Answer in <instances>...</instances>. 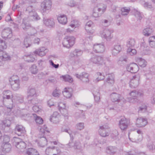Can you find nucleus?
I'll use <instances>...</instances> for the list:
<instances>
[{
	"label": "nucleus",
	"mask_w": 155,
	"mask_h": 155,
	"mask_svg": "<svg viewBox=\"0 0 155 155\" xmlns=\"http://www.w3.org/2000/svg\"><path fill=\"white\" fill-rule=\"evenodd\" d=\"M3 102L7 108L10 110L14 107L13 99L14 96L12 92L9 90L5 91L3 92Z\"/></svg>",
	"instance_id": "nucleus-1"
},
{
	"label": "nucleus",
	"mask_w": 155,
	"mask_h": 155,
	"mask_svg": "<svg viewBox=\"0 0 155 155\" xmlns=\"http://www.w3.org/2000/svg\"><path fill=\"white\" fill-rule=\"evenodd\" d=\"M114 30L110 28H105L100 31V34L102 38L107 41H110L113 37V33Z\"/></svg>",
	"instance_id": "nucleus-2"
},
{
	"label": "nucleus",
	"mask_w": 155,
	"mask_h": 155,
	"mask_svg": "<svg viewBox=\"0 0 155 155\" xmlns=\"http://www.w3.org/2000/svg\"><path fill=\"white\" fill-rule=\"evenodd\" d=\"M21 27L25 31L30 30V33L31 35H34L37 33L36 30L34 28L32 27L31 25L27 21L26 19H23L22 23L21 25Z\"/></svg>",
	"instance_id": "nucleus-3"
},
{
	"label": "nucleus",
	"mask_w": 155,
	"mask_h": 155,
	"mask_svg": "<svg viewBox=\"0 0 155 155\" xmlns=\"http://www.w3.org/2000/svg\"><path fill=\"white\" fill-rule=\"evenodd\" d=\"M90 62L97 65H105L106 64L105 61L103 57L96 55L92 57L90 59Z\"/></svg>",
	"instance_id": "nucleus-4"
},
{
	"label": "nucleus",
	"mask_w": 155,
	"mask_h": 155,
	"mask_svg": "<svg viewBox=\"0 0 155 155\" xmlns=\"http://www.w3.org/2000/svg\"><path fill=\"white\" fill-rule=\"evenodd\" d=\"M52 2L50 0H45L41 4V9L42 12L46 13L51 10Z\"/></svg>",
	"instance_id": "nucleus-5"
},
{
	"label": "nucleus",
	"mask_w": 155,
	"mask_h": 155,
	"mask_svg": "<svg viewBox=\"0 0 155 155\" xmlns=\"http://www.w3.org/2000/svg\"><path fill=\"white\" fill-rule=\"evenodd\" d=\"M75 39L73 36H66L63 40L62 42L63 45L64 47L69 48L74 44Z\"/></svg>",
	"instance_id": "nucleus-6"
},
{
	"label": "nucleus",
	"mask_w": 155,
	"mask_h": 155,
	"mask_svg": "<svg viewBox=\"0 0 155 155\" xmlns=\"http://www.w3.org/2000/svg\"><path fill=\"white\" fill-rule=\"evenodd\" d=\"M13 140L14 141V144H15L16 147L20 150H21L26 148V144L25 143L22 141L20 138L17 137H14Z\"/></svg>",
	"instance_id": "nucleus-7"
},
{
	"label": "nucleus",
	"mask_w": 155,
	"mask_h": 155,
	"mask_svg": "<svg viewBox=\"0 0 155 155\" xmlns=\"http://www.w3.org/2000/svg\"><path fill=\"white\" fill-rule=\"evenodd\" d=\"M140 78V76L139 74L133 76L129 83V85L130 87L135 88L138 86Z\"/></svg>",
	"instance_id": "nucleus-8"
},
{
	"label": "nucleus",
	"mask_w": 155,
	"mask_h": 155,
	"mask_svg": "<svg viewBox=\"0 0 155 155\" xmlns=\"http://www.w3.org/2000/svg\"><path fill=\"white\" fill-rule=\"evenodd\" d=\"M130 124L129 120L124 117H122L119 121V126L122 130H126Z\"/></svg>",
	"instance_id": "nucleus-9"
},
{
	"label": "nucleus",
	"mask_w": 155,
	"mask_h": 155,
	"mask_svg": "<svg viewBox=\"0 0 155 155\" xmlns=\"http://www.w3.org/2000/svg\"><path fill=\"white\" fill-rule=\"evenodd\" d=\"M108 126L104 124L99 127L98 132L101 136L103 137L108 136L109 135V131H108Z\"/></svg>",
	"instance_id": "nucleus-10"
},
{
	"label": "nucleus",
	"mask_w": 155,
	"mask_h": 155,
	"mask_svg": "<svg viewBox=\"0 0 155 155\" xmlns=\"http://www.w3.org/2000/svg\"><path fill=\"white\" fill-rule=\"evenodd\" d=\"M26 11L28 13L30 16L33 17L34 20H38L40 19V18L35 12V9L32 6H29L28 7Z\"/></svg>",
	"instance_id": "nucleus-11"
},
{
	"label": "nucleus",
	"mask_w": 155,
	"mask_h": 155,
	"mask_svg": "<svg viewBox=\"0 0 155 155\" xmlns=\"http://www.w3.org/2000/svg\"><path fill=\"white\" fill-rule=\"evenodd\" d=\"M130 95L131 96L130 102H134V100L136 101L137 97H142L143 95V93L142 92L137 91L135 90L131 91L130 93Z\"/></svg>",
	"instance_id": "nucleus-12"
},
{
	"label": "nucleus",
	"mask_w": 155,
	"mask_h": 155,
	"mask_svg": "<svg viewBox=\"0 0 155 155\" xmlns=\"http://www.w3.org/2000/svg\"><path fill=\"white\" fill-rule=\"evenodd\" d=\"M106 8V6H104L102 8L95 7L93 10V15L95 18L98 17L103 14Z\"/></svg>",
	"instance_id": "nucleus-13"
},
{
	"label": "nucleus",
	"mask_w": 155,
	"mask_h": 155,
	"mask_svg": "<svg viewBox=\"0 0 155 155\" xmlns=\"http://www.w3.org/2000/svg\"><path fill=\"white\" fill-rule=\"evenodd\" d=\"M75 75L77 78L79 79L83 82L87 83L89 81L88 78L89 74L88 73L83 72L81 74H76Z\"/></svg>",
	"instance_id": "nucleus-14"
},
{
	"label": "nucleus",
	"mask_w": 155,
	"mask_h": 155,
	"mask_svg": "<svg viewBox=\"0 0 155 155\" xmlns=\"http://www.w3.org/2000/svg\"><path fill=\"white\" fill-rule=\"evenodd\" d=\"M2 37L4 39L10 38L12 36V32L11 29L9 28L3 30L2 32Z\"/></svg>",
	"instance_id": "nucleus-15"
},
{
	"label": "nucleus",
	"mask_w": 155,
	"mask_h": 155,
	"mask_svg": "<svg viewBox=\"0 0 155 155\" xmlns=\"http://www.w3.org/2000/svg\"><path fill=\"white\" fill-rule=\"evenodd\" d=\"M127 69L131 73H136L139 70V68L136 64L132 63L127 66Z\"/></svg>",
	"instance_id": "nucleus-16"
},
{
	"label": "nucleus",
	"mask_w": 155,
	"mask_h": 155,
	"mask_svg": "<svg viewBox=\"0 0 155 155\" xmlns=\"http://www.w3.org/2000/svg\"><path fill=\"white\" fill-rule=\"evenodd\" d=\"M44 24L47 27L49 28H54L55 25L54 20L53 18H45L43 20Z\"/></svg>",
	"instance_id": "nucleus-17"
},
{
	"label": "nucleus",
	"mask_w": 155,
	"mask_h": 155,
	"mask_svg": "<svg viewBox=\"0 0 155 155\" xmlns=\"http://www.w3.org/2000/svg\"><path fill=\"white\" fill-rule=\"evenodd\" d=\"M104 46L102 44H94L93 46L94 51L97 53H101L104 51Z\"/></svg>",
	"instance_id": "nucleus-18"
},
{
	"label": "nucleus",
	"mask_w": 155,
	"mask_h": 155,
	"mask_svg": "<svg viewBox=\"0 0 155 155\" xmlns=\"http://www.w3.org/2000/svg\"><path fill=\"white\" fill-rule=\"evenodd\" d=\"M147 124V120L146 118L140 117L137 118L136 121V125L138 127H143Z\"/></svg>",
	"instance_id": "nucleus-19"
},
{
	"label": "nucleus",
	"mask_w": 155,
	"mask_h": 155,
	"mask_svg": "<svg viewBox=\"0 0 155 155\" xmlns=\"http://www.w3.org/2000/svg\"><path fill=\"white\" fill-rule=\"evenodd\" d=\"M60 115L57 112H54L51 116L50 120L51 122L55 124L58 123L59 122Z\"/></svg>",
	"instance_id": "nucleus-20"
},
{
	"label": "nucleus",
	"mask_w": 155,
	"mask_h": 155,
	"mask_svg": "<svg viewBox=\"0 0 155 155\" xmlns=\"http://www.w3.org/2000/svg\"><path fill=\"white\" fill-rule=\"evenodd\" d=\"M59 109L61 113L64 116H67V110L66 109L65 104L64 103H60L58 105Z\"/></svg>",
	"instance_id": "nucleus-21"
},
{
	"label": "nucleus",
	"mask_w": 155,
	"mask_h": 155,
	"mask_svg": "<svg viewBox=\"0 0 155 155\" xmlns=\"http://www.w3.org/2000/svg\"><path fill=\"white\" fill-rule=\"evenodd\" d=\"M47 52V49H45L44 47H42L39 49L35 50L34 53L35 54H38L40 56H43L45 55Z\"/></svg>",
	"instance_id": "nucleus-22"
},
{
	"label": "nucleus",
	"mask_w": 155,
	"mask_h": 155,
	"mask_svg": "<svg viewBox=\"0 0 155 155\" xmlns=\"http://www.w3.org/2000/svg\"><path fill=\"white\" fill-rule=\"evenodd\" d=\"M106 82L109 85L112 86L114 83V76L113 74L108 75L106 80Z\"/></svg>",
	"instance_id": "nucleus-23"
},
{
	"label": "nucleus",
	"mask_w": 155,
	"mask_h": 155,
	"mask_svg": "<svg viewBox=\"0 0 155 155\" xmlns=\"http://www.w3.org/2000/svg\"><path fill=\"white\" fill-rule=\"evenodd\" d=\"M2 147L4 152L8 153L11 150L12 146L10 143H2Z\"/></svg>",
	"instance_id": "nucleus-24"
},
{
	"label": "nucleus",
	"mask_w": 155,
	"mask_h": 155,
	"mask_svg": "<svg viewBox=\"0 0 155 155\" xmlns=\"http://www.w3.org/2000/svg\"><path fill=\"white\" fill-rule=\"evenodd\" d=\"M57 19L59 23L63 25H65L67 22V18L65 15H59Z\"/></svg>",
	"instance_id": "nucleus-25"
},
{
	"label": "nucleus",
	"mask_w": 155,
	"mask_h": 155,
	"mask_svg": "<svg viewBox=\"0 0 155 155\" xmlns=\"http://www.w3.org/2000/svg\"><path fill=\"white\" fill-rule=\"evenodd\" d=\"M16 133L19 136L21 135L22 133L25 132V129L21 125H17L15 127Z\"/></svg>",
	"instance_id": "nucleus-26"
},
{
	"label": "nucleus",
	"mask_w": 155,
	"mask_h": 155,
	"mask_svg": "<svg viewBox=\"0 0 155 155\" xmlns=\"http://www.w3.org/2000/svg\"><path fill=\"white\" fill-rule=\"evenodd\" d=\"M10 56L5 52L0 50V59L6 61L10 59Z\"/></svg>",
	"instance_id": "nucleus-27"
},
{
	"label": "nucleus",
	"mask_w": 155,
	"mask_h": 155,
	"mask_svg": "<svg viewBox=\"0 0 155 155\" xmlns=\"http://www.w3.org/2000/svg\"><path fill=\"white\" fill-rule=\"evenodd\" d=\"M153 31V29L149 27L144 29L142 33L145 36H148L150 35Z\"/></svg>",
	"instance_id": "nucleus-28"
},
{
	"label": "nucleus",
	"mask_w": 155,
	"mask_h": 155,
	"mask_svg": "<svg viewBox=\"0 0 155 155\" xmlns=\"http://www.w3.org/2000/svg\"><path fill=\"white\" fill-rule=\"evenodd\" d=\"M136 60L138 65L140 66L144 67L147 65V62L146 61L142 58L137 57L136 58Z\"/></svg>",
	"instance_id": "nucleus-29"
},
{
	"label": "nucleus",
	"mask_w": 155,
	"mask_h": 155,
	"mask_svg": "<svg viewBox=\"0 0 155 155\" xmlns=\"http://www.w3.org/2000/svg\"><path fill=\"white\" fill-rule=\"evenodd\" d=\"M45 135H43L42 137H41L40 140L38 143L39 146L44 147L47 145V141L46 137H45Z\"/></svg>",
	"instance_id": "nucleus-30"
},
{
	"label": "nucleus",
	"mask_w": 155,
	"mask_h": 155,
	"mask_svg": "<svg viewBox=\"0 0 155 155\" xmlns=\"http://www.w3.org/2000/svg\"><path fill=\"white\" fill-rule=\"evenodd\" d=\"M107 153L110 154L114 155L117 151V148L112 146H109L107 148Z\"/></svg>",
	"instance_id": "nucleus-31"
},
{
	"label": "nucleus",
	"mask_w": 155,
	"mask_h": 155,
	"mask_svg": "<svg viewBox=\"0 0 155 155\" xmlns=\"http://www.w3.org/2000/svg\"><path fill=\"white\" fill-rule=\"evenodd\" d=\"M120 95L116 93H112L111 95V97L113 102H119L120 99Z\"/></svg>",
	"instance_id": "nucleus-32"
},
{
	"label": "nucleus",
	"mask_w": 155,
	"mask_h": 155,
	"mask_svg": "<svg viewBox=\"0 0 155 155\" xmlns=\"http://www.w3.org/2000/svg\"><path fill=\"white\" fill-rule=\"evenodd\" d=\"M94 26V24L92 21H90L87 22L85 26V29L88 33H91V29Z\"/></svg>",
	"instance_id": "nucleus-33"
},
{
	"label": "nucleus",
	"mask_w": 155,
	"mask_h": 155,
	"mask_svg": "<svg viewBox=\"0 0 155 155\" xmlns=\"http://www.w3.org/2000/svg\"><path fill=\"white\" fill-rule=\"evenodd\" d=\"M71 89L69 88H65L64 91H62L64 96L66 98H69L72 96V93L70 91Z\"/></svg>",
	"instance_id": "nucleus-34"
},
{
	"label": "nucleus",
	"mask_w": 155,
	"mask_h": 155,
	"mask_svg": "<svg viewBox=\"0 0 155 155\" xmlns=\"http://www.w3.org/2000/svg\"><path fill=\"white\" fill-rule=\"evenodd\" d=\"M28 155H39V154L37 151L35 149L30 148L28 149L26 152Z\"/></svg>",
	"instance_id": "nucleus-35"
},
{
	"label": "nucleus",
	"mask_w": 155,
	"mask_h": 155,
	"mask_svg": "<svg viewBox=\"0 0 155 155\" xmlns=\"http://www.w3.org/2000/svg\"><path fill=\"white\" fill-rule=\"evenodd\" d=\"M130 11V9L129 7H124L121 9V14L122 15H127Z\"/></svg>",
	"instance_id": "nucleus-36"
},
{
	"label": "nucleus",
	"mask_w": 155,
	"mask_h": 155,
	"mask_svg": "<svg viewBox=\"0 0 155 155\" xmlns=\"http://www.w3.org/2000/svg\"><path fill=\"white\" fill-rule=\"evenodd\" d=\"M12 89L14 91L18 90L20 88V82H13L10 83Z\"/></svg>",
	"instance_id": "nucleus-37"
},
{
	"label": "nucleus",
	"mask_w": 155,
	"mask_h": 155,
	"mask_svg": "<svg viewBox=\"0 0 155 155\" xmlns=\"http://www.w3.org/2000/svg\"><path fill=\"white\" fill-rule=\"evenodd\" d=\"M14 100L15 102L17 103H21L23 102V98L22 96L19 94H17L14 97L13 101Z\"/></svg>",
	"instance_id": "nucleus-38"
},
{
	"label": "nucleus",
	"mask_w": 155,
	"mask_h": 155,
	"mask_svg": "<svg viewBox=\"0 0 155 155\" xmlns=\"http://www.w3.org/2000/svg\"><path fill=\"white\" fill-rule=\"evenodd\" d=\"M33 117L35 119L36 123L38 124H41L43 123V121L42 119L40 117L37 116L35 114H32Z\"/></svg>",
	"instance_id": "nucleus-39"
},
{
	"label": "nucleus",
	"mask_w": 155,
	"mask_h": 155,
	"mask_svg": "<svg viewBox=\"0 0 155 155\" xmlns=\"http://www.w3.org/2000/svg\"><path fill=\"white\" fill-rule=\"evenodd\" d=\"M149 42L150 46L153 48H155V36H153L149 37Z\"/></svg>",
	"instance_id": "nucleus-40"
},
{
	"label": "nucleus",
	"mask_w": 155,
	"mask_h": 155,
	"mask_svg": "<svg viewBox=\"0 0 155 155\" xmlns=\"http://www.w3.org/2000/svg\"><path fill=\"white\" fill-rule=\"evenodd\" d=\"M135 43V41L134 39H130L127 42V46L129 48H130L134 47Z\"/></svg>",
	"instance_id": "nucleus-41"
},
{
	"label": "nucleus",
	"mask_w": 155,
	"mask_h": 155,
	"mask_svg": "<svg viewBox=\"0 0 155 155\" xmlns=\"http://www.w3.org/2000/svg\"><path fill=\"white\" fill-rule=\"evenodd\" d=\"M28 96H33L36 94V91L34 88L29 87L28 91Z\"/></svg>",
	"instance_id": "nucleus-42"
},
{
	"label": "nucleus",
	"mask_w": 155,
	"mask_h": 155,
	"mask_svg": "<svg viewBox=\"0 0 155 155\" xmlns=\"http://www.w3.org/2000/svg\"><path fill=\"white\" fill-rule=\"evenodd\" d=\"M62 78L65 81L68 82L70 83H71L73 81L72 78L68 75L67 74L64 76H62Z\"/></svg>",
	"instance_id": "nucleus-43"
},
{
	"label": "nucleus",
	"mask_w": 155,
	"mask_h": 155,
	"mask_svg": "<svg viewBox=\"0 0 155 155\" xmlns=\"http://www.w3.org/2000/svg\"><path fill=\"white\" fill-rule=\"evenodd\" d=\"M10 83L20 81L19 77L16 75H13L9 79Z\"/></svg>",
	"instance_id": "nucleus-44"
},
{
	"label": "nucleus",
	"mask_w": 155,
	"mask_h": 155,
	"mask_svg": "<svg viewBox=\"0 0 155 155\" xmlns=\"http://www.w3.org/2000/svg\"><path fill=\"white\" fill-rule=\"evenodd\" d=\"M24 47L26 48L31 45V40L30 38H26L24 39Z\"/></svg>",
	"instance_id": "nucleus-45"
},
{
	"label": "nucleus",
	"mask_w": 155,
	"mask_h": 155,
	"mask_svg": "<svg viewBox=\"0 0 155 155\" xmlns=\"http://www.w3.org/2000/svg\"><path fill=\"white\" fill-rule=\"evenodd\" d=\"M74 148L75 149H77L81 151L82 150V147L81 146V144L80 142L78 141H76L74 147Z\"/></svg>",
	"instance_id": "nucleus-46"
},
{
	"label": "nucleus",
	"mask_w": 155,
	"mask_h": 155,
	"mask_svg": "<svg viewBox=\"0 0 155 155\" xmlns=\"http://www.w3.org/2000/svg\"><path fill=\"white\" fill-rule=\"evenodd\" d=\"M83 52L82 50L79 49H76L73 51V54L74 56L78 57L81 55Z\"/></svg>",
	"instance_id": "nucleus-47"
},
{
	"label": "nucleus",
	"mask_w": 155,
	"mask_h": 155,
	"mask_svg": "<svg viewBox=\"0 0 155 155\" xmlns=\"http://www.w3.org/2000/svg\"><path fill=\"white\" fill-rule=\"evenodd\" d=\"M61 131L62 132H65L68 133L69 134L70 137L73 138V135L71 133V130L69 129L65 128V127L63 126L61 128Z\"/></svg>",
	"instance_id": "nucleus-48"
},
{
	"label": "nucleus",
	"mask_w": 155,
	"mask_h": 155,
	"mask_svg": "<svg viewBox=\"0 0 155 155\" xmlns=\"http://www.w3.org/2000/svg\"><path fill=\"white\" fill-rule=\"evenodd\" d=\"M126 154L127 155H147L144 153H138L135 152V151H132L127 152Z\"/></svg>",
	"instance_id": "nucleus-49"
},
{
	"label": "nucleus",
	"mask_w": 155,
	"mask_h": 155,
	"mask_svg": "<svg viewBox=\"0 0 155 155\" xmlns=\"http://www.w3.org/2000/svg\"><path fill=\"white\" fill-rule=\"evenodd\" d=\"M31 72L34 74H35L38 72V69L35 64H33L30 68Z\"/></svg>",
	"instance_id": "nucleus-50"
},
{
	"label": "nucleus",
	"mask_w": 155,
	"mask_h": 155,
	"mask_svg": "<svg viewBox=\"0 0 155 155\" xmlns=\"http://www.w3.org/2000/svg\"><path fill=\"white\" fill-rule=\"evenodd\" d=\"M26 58H25V59L26 60V61L28 62H33L35 60V58L32 55H28L26 56Z\"/></svg>",
	"instance_id": "nucleus-51"
},
{
	"label": "nucleus",
	"mask_w": 155,
	"mask_h": 155,
	"mask_svg": "<svg viewBox=\"0 0 155 155\" xmlns=\"http://www.w3.org/2000/svg\"><path fill=\"white\" fill-rule=\"evenodd\" d=\"M48 83H55L56 82V78L53 76L49 77L46 80Z\"/></svg>",
	"instance_id": "nucleus-52"
},
{
	"label": "nucleus",
	"mask_w": 155,
	"mask_h": 155,
	"mask_svg": "<svg viewBox=\"0 0 155 155\" xmlns=\"http://www.w3.org/2000/svg\"><path fill=\"white\" fill-rule=\"evenodd\" d=\"M49 132L47 130V127L45 125H44L43 127L40 129V134L43 135H45L47 133Z\"/></svg>",
	"instance_id": "nucleus-53"
},
{
	"label": "nucleus",
	"mask_w": 155,
	"mask_h": 155,
	"mask_svg": "<svg viewBox=\"0 0 155 155\" xmlns=\"http://www.w3.org/2000/svg\"><path fill=\"white\" fill-rule=\"evenodd\" d=\"M2 124L5 126L9 127L11 125V121L8 119H5L2 121Z\"/></svg>",
	"instance_id": "nucleus-54"
},
{
	"label": "nucleus",
	"mask_w": 155,
	"mask_h": 155,
	"mask_svg": "<svg viewBox=\"0 0 155 155\" xmlns=\"http://www.w3.org/2000/svg\"><path fill=\"white\" fill-rule=\"evenodd\" d=\"M127 52L131 55H133L136 54V51L135 49H132L130 48H128L127 50Z\"/></svg>",
	"instance_id": "nucleus-55"
},
{
	"label": "nucleus",
	"mask_w": 155,
	"mask_h": 155,
	"mask_svg": "<svg viewBox=\"0 0 155 155\" xmlns=\"http://www.w3.org/2000/svg\"><path fill=\"white\" fill-rule=\"evenodd\" d=\"M61 94L60 90L56 89L53 92V95L55 97H59Z\"/></svg>",
	"instance_id": "nucleus-56"
},
{
	"label": "nucleus",
	"mask_w": 155,
	"mask_h": 155,
	"mask_svg": "<svg viewBox=\"0 0 155 155\" xmlns=\"http://www.w3.org/2000/svg\"><path fill=\"white\" fill-rule=\"evenodd\" d=\"M127 61V58L125 56L121 57L118 61L119 64H121L122 62L124 63V62H126Z\"/></svg>",
	"instance_id": "nucleus-57"
},
{
	"label": "nucleus",
	"mask_w": 155,
	"mask_h": 155,
	"mask_svg": "<svg viewBox=\"0 0 155 155\" xmlns=\"http://www.w3.org/2000/svg\"><path fill=\"white\" fill-rule=\"evenodd\" d=\"M78 22L77 20H74L71 21V23L70 25V26L72 28H75L78 26Z\"/></svg>",
	"instance_id": "nucleus-58"
},
{
	"label": "nucleus",
	"mask_w": 155,
	"mask_h": 155,
	"mask_svg": "<svg viewBox=\"0 0 155 155\" xmlns=\"http://www.w3.org/2000/svg\"><path fill=\"white\" fill-rule=\"evenodd\" d=\"M97 75L98 77L97 78V81L102 80L104 78V75L101 73L98 72L97 73Z\"/></svg>",
	"instance_id": "nucleus-59"
},
{
	"label": "nucleus",
	"mask_w": 155,
	"mask_h": 155,
	"mask_svg": "<svg viewBox=\"0 0 155 155\" xmlns=\"http://www.w3.org/2000/svg\"><path fill=\"white\" fill-rule=\"evenodd\" d=\"M10 141L9 137L7 135H5L3 137V143H9V142Z\"/></svg>",
	"instance_id": "nucleus-60"
},
{
	"label": "nucleus",
	"mask_w": 155,
	"mask_h": 155,
	"mask_svg": "<svg viewBox=\"0 0 155 155\" xmlns=\"http://www.w3.org/2000/svg\"><path fill=\"white\" fill-rule=\"evenodd\" d=\"M147 107L144 104L142 105L139 107V112L140 113L144 112L146 111L147 110Z\"/></svg>",
	"instance_id": "nucleus-61"
},
{
	"label": "nucleus",
	"mask_w": 155,
	"mask_h": 155,
	"mask_svg": "<svg viewBox=\"0 0 155 155\" xmlns=\"http://www.w3.org/2000/svg\"><path fill=\"white\" fill-rule=\"evenodd\" d=\"M134 15L138 20H140L142 18V17L140 13L137 11H136L135 12Z\"/></svg>",
	"instance_id": "nucleus-62"
},
{
	"label": "nucleus",
	"mask_w": 155,
	"mask_h": 155,
	"mask_svg": "<svg viewBox=\"0 0 155 155\" xmlns=\"http://www.w3.org/2000/svg\"><path fill=\"white\" fill-rule=\"evenodd\" d=\"M28 103L29 104L32 105L37 104L38 102L36 98H34L28 100Z\"/></svg>",
	"instance_id": "nucleus-63"
},
{
	"label": "nucleus",
	"mask_w": 155,
	"mask_h": 155,
	"mask_svg": "<svg viewBox=\"0 0 155 155\" xmlns=\"http://www.w3.org/2000/svg\"><path fill=\"white\" fill-rule=\"evenodd\" d=\"M77 128L80 130L83 129L84 128V124L83 123H80L77 124Z\"/></svg>",
	"instance_id": "nucleus-64"
}]
</instances>
